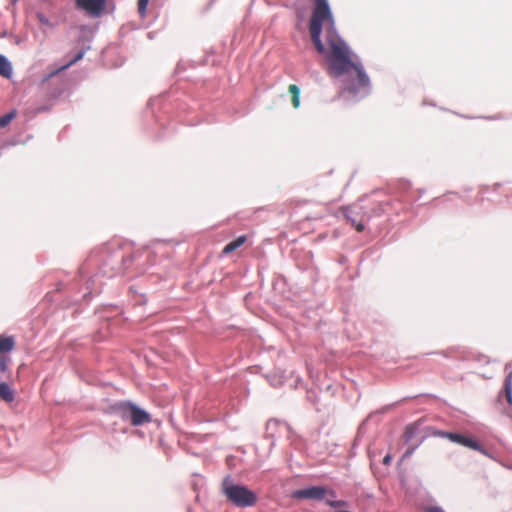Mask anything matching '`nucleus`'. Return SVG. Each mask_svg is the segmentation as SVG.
Instances as JSON below:
<instances>
[{
  "label": "nucleus",
  "mask_w": 512,
  "mask_h": 512,
  "mask_svg": "<svg viewBox=\"0 0 512 512\" xmlns=\"http://www.w3.org/2000/svg\"><path fill=\"white\" fill-rule=\"evenodd\" d=\"M313 1L309 30L318 53L329 61V73L340 77L354 70L357 77L346 80L344 91L355 100L367 96L371 91L369 76L361 63L353 61L349 46L337 34L328 0Z\"/></svg>",
  "instance_id": "f257e3e1"
},
{
  "label": "nucleus",
  "mask_w": 512,
  "mask_h": 512,
  "mask_svg": "<svg viewBox=\"0 0 512 512\" xmlns=\"http://www.w3.org/2000/svg\"><path fill=\"white\" fill-rule=\"evenodd\" d=\"M222 492L235 507L248 508L256 504L257 494L245 485L237 484L231 476H226L222 481Z\"/></svg>",
  "instance_id": "f03ea898"
},
{
  "label": "nucleus",
  "mask_w": 512,
  "mask_h": 512,
  "mask_svg": "<svg viewBox=\"0 0 512 512\" xmlns=\"http://www.w3.org/2000/svg\"><path fill=\"white\" fill-rule=\"evenodd\" d=\"M344 216L357 231L361 232L365 228V223L372 217L371 209L363 204V201L351 206L342 207Z\"/></svg>",
  "instance_id": "7ed1b4c3"
},
{
  "label": "nucleus",
  "mask_w": 512,
  "mask_h": 512,
  "mask_svg": "<svg viewBox=\"0 0 512 512\" xmlns=\"http://www.w3.org/2000/svg\"><path fill=\"white\" fill-rule=\"evenodd\" d=\"M107 0H75L76 7L91 18H100L106 10Z\"/></svg>",
  "instance_id": "20e7f679"
},
{
  "label": "nucleus",
  "mask_w": 512,
  "mask_h": 512,
  "mask_svg": "<svg viewBox=\"0 0 512 512\" xmlns=\"http://www.w3.org/2000/svg\"><path fill=\"white\" fill-rule=\"evenodd\" d=\"M326 494L327 490L324 487L310 486L294 491L292 496L295 499L323 500L326 497Z\"/></svg>",
  "instance_id": "39448f33"
},
{
  "label": "nucleus",
  "mask_w": 512,
  "mask_h": 512,
  "mask_svg": "<svg viewBox=\"0 0 512 512\" xmlns=\"http://www.w3.org/2000/svg\"><path fill=\"white\" fill-rule=\"evenodd\" d=\"M437 435L467 448H477V440L460 433L439 431Z\"/></svg>",
  "instance_id": "423d86ee"
},
{
  "label": "nucleus",
  "mask_w": 512,
  "mask_h": 512,
  "mask_svg": "<svg viewBox=\"0 0 512 512\" xmlns=\"http://www.w3.org/2000/svg\"><path fill=\"white\" fill-rule=\"evenodd\" d=\"M128 409L130 410V421L133 426H140L151 421L149 413L135 404H133V407H128Z\"/></svg>",
  "instance_id": "0eeeda50"
},
{
  "label": "nucleus",
  "mask_w": 512,
  "mask_h": 512,
  "mask_svg": "<svg viewBox=\"0 0 512 512\" xmlns=\"http://www.w3.org/2000/svg\"><path fill=\"white\" fill-rule=\"evenodd\" d=\"M0 397L6 402H13L15 399V392L10 385L2 381L0 382Z\"/></svg>",
  "instance_id": "6e6552de"
},
{
  "label": "nucleus",
  "mask_w": 512,
  "mask_h": 512,
  "mask_svg": "<svg viewBox=\"0 0 512 512\" xmlns=\"http://www.w3.org/2000/svg\"><path fill=\"white\" fill-rule=\"evenodd\" d=\"M12 73L13 69L11 63L4 55L0 54V75L6 78H10Z\"/></svg>",
  "instance_id": "1a4fd4ad"
},
{
  "label": "nucleus",
  "mask_w": 512,
  "mask_h": 512,
  "mask_svg": "<svg viewBox=\"0 0 512 512\" xmlns=\"http://www.w3.org/2000/svg\"><path fill=\"white\" fill-rule=\"evenodd\" d=\"M247 238L245 235H241L239 236L238 238H236L234 241L228 243L224 249H223V253L224 254H229L235 250H237L239 247H241L245 242H246Z\"/></svg>",
  "instance_id": "9d476101"
},
{
  "label": "nucleus",
  "mask_w": 512,
  "mask_h": 512,
  "mask_svg": "<svg viewBox=\"0 0 512 512\" xmlns=\"http://www.w3.org/2000/svg\"><path fill=\"white\" fill-rule=\"evenodd\" d=\"M85 52H86V51H85V49L80 50V51H79V52L74 56V58H73L71 61H69L67 64L63 65L62 67H60L58 70H56V71H54V72L50 73V74L47 76V78H46V79H48V78H50V77L54 76L57 72H59V71H61V70H65V69H67V68H68V67H70L71 65H73V64H75L76 62H78L79 60H81V59L84 57Z\"/></svg>",
  "instance_id": "9b49d317"
},
{
  "label": "nucleus",
  "mask_w": 512,
  "mask_h": 512,
  "mask_svg": "<svg viewBox=\"0 0 512 512\" xmlns=\"http://www.w3.org/2000/svg\"><path fill=\"white\" fill-rule=\"evenodd\" d=\"M328 497L327 498H324L325 501H326V504L330 507H333V508H336V507H340V506H345L346 505V502L343 501V500H336V493L331 490V491H327V494Z\"/></svg>",
  "instance_id": "f8f14e48"
},
{
  "label": "nucleus",
  "mask_w": 512,
  "mask_h": 512,
  "mask_svg": "<svg viewBox=\"0 0 512 512\" xmlns=\"http://www.w3.org/2000/svg\"><path fill=\"white\" fill-rule=\"evenodd\" d=\"M128 407H133V403L122 402L117 405V412L123 420H130V410Z\"/></svg>",
  "instance_id": "ddd939ff"
},
{
  "label": "nucleus",
  "mask_w": 512,
  "mask_h": 512,
  "mask_svg": "<svg viewBox=\"0 0 512 512\" xmlns=\"http://www.w3.org/2000/svg\"><path fill=\"white\" fill-rule=\"evenodd\" d=\"M14 347V340L12 337L0 336V353L10 352Z\"/></svg>",
  "instance_id": "4468645a"
},
{
  "label": "nucleus",
  "mask_w": 512,
  "mask_h": 512,
  "mask_svg": "<svg viewBox=\"0 0 512 512\" xmlns=\"http://www.w3.org/2000/svg\"><path fill=\"white\" fill-rule=\"evenodd\" d=\"M504 389L507 397V401L512 406V372H510L505 378Z\"/></svg>",
  "instance_id": "2eb2a0df"
},
{
  "label": "nucleus",
  "mask_w": 512,
  "mask_h": 512,
  "mask_svg": "<svg viewBox=\"0 0 512 512\" xmlns=\"http://www.w3.org/2000/svg\"><path fill=\"white\" fill-rule=\"evenodd\" d=\"M289 91L292 93V103L295 108L300 106V88L292 84L289 86Z\"/></svg>",
  "instance_id": "dca6fc26"
},
{
  "label": "nucleus",
  "mask_w": 512,
  "mask_h": 512,
  "mask_svg": "<svg viewBox=\"0 0 512 512\" xmlns=\"http://www.w3.org/2000/svg\"><path fill=\"white\" fill-rule=\"evenodd\" d=\"M36 17L38 21L45 27L53 29L56 24L51 22V20L42 12H37Z\"/></svg>",
  "instance_id": "f3484780"
},
{
  "label": "nucleus",
  "mask_w": 512,
  "mask_h": 512,
  "mask_svg": "<svg viewBox=\"0 0 512 512\" xmlns=\"http://www.w3.org/2000/svg\"><path fill=\"white\" fill-rule=\"evenodd\" d=\"M15 112H10L0 117V127H5L14 118Z\"/></svg>",
  "instance_id": "a211bd4d"
},
{
  "label": "nucleus",
  "mask_w": 512,
  "mask_h": 512,
  "mask_svg": "<svg viewBox=\"0 0 512 512\" xmlns=\"http://www.w3.org/2000/svg\"><path fill=\"white\" fill-rule=\"evenodd\" d=\"M150 0H138V12L141 17L146 15V9Z\"/></svg>",
  "instance_id": "6ab92c4d"
},
{
  "label": "nucleus",
  "mask_w": 512,
  "mask_h": 512,
  "mask_svg": "<svg viewBox=\"0 0 512 512\" xmlns=\"http://www.w3.org/2000/svg\"><path fill=\"white\" fill-rule=\"evenodd\" d=\"M414 435H415V430L411 426H408L405 431L406 442H410L412 440V438L414 437Z\"/></svg>",
  "instance_id": "aec40b11"
},
{
  "label": "nucleus",
  "mask_w": 512,
  "mask_h": 512,
  "mask_svg": "<svg viewBox=\"0 0 512 512\" xmlns=\"http://www.w3.org/2000/svg\"><path fill=\"white\" fill-rule=\"evenodd\" d=\"M471 449L479 451L483 455L490 457L489 452L481 444H479L478 442H477V448H471Z\"/></svg>",
  "instance_id": "412c9836"
},
{
  "label": "nucleus",
  "mask_w": 512,
  "mask_h": 512,
  "mask_svg": "<svg viewBox=\"0 0 512 512\" xmlns=\"http://www.w3.org/2000/svg\"><path fill=\"white\" fill-rule=\"evenodd\" d=\"M471 449L479 451L483 455L490 457L489 452L481 444H479L478 442H477V448H471Z\"/></svg>",
  "instance_id": "4be33fe9"
},
{
  "label": "nucleus",
  "mask_w": 512,
  "mask_h": 512,
  "mask_svg": "<svg viewBox=\"0 0 512 512\" xmlns=\"http://www.w3.org/2000/svg\"><path fill=\"white\" fill-rule=\"evenodd\" d=\"M427 512H445V511L439 506H433V507L428 508Z\"/></svg>",
  "instance_id": "5701e85b"
},
{
  "label": "nucleus",
  "mask_w": 512,
  "mask_h": 512,
  "mask_svg": "<svg viewBox=\"0 0 512 512\" xmlns=\"http://www.w3.org/2000/svg\"><path fill=\"white\" fill-rule=\"evenodd\" d=\"M414 451H415V447H412V448L408 449V450L404 453L403 458L410 457V456L414 453Z\"/></svg>",
  "instance_id": "b1692460"
},
{
  "label": "nucleus",
  "mask_w": 512,
  "mask_h": 512,
  "mask_svg": "<svg viewBox=\"0 0 512 512\" xmlns=\"http://www.w3.org/2000/svg\"><path fill=\"white\" fill-rule=\"evenodd\" d=\"M384 464H389L391 462V456L386 455L383 459Z\"/></svg>",
  "instance_id": "393cba45"
},
{
  "label": "nucleus",
  "mask_w": 512,
  "mask_h": 512,
  "mask_svg": "<svg viewBox=\"0 0 512 512\" xmlns=\"http://www.w3.org/2000/svg\"><path fill=\"white\" fill-rule=\"evenodd\" d=\"M18 0H10V4L11 5H15L17 3Z\"/></svg>",
  "instance_id": "a878e982"
},
{
  "label": "nucleus",
  "mask_w": 512,
  "mask_h": 512,
  "mask_svg": "<svg viewBox=\"0 0 512 512\" xmlns=\"http://www.w3.org/2000/svg\"><path fill=\"white\" fill-rule=\"evenodd\" d=\"M282 380H279L277 383H272L274 386L278 385V384H282Z\"/></svg>",
  "instance_id": "bb28decb"
}]
</instances>
